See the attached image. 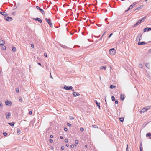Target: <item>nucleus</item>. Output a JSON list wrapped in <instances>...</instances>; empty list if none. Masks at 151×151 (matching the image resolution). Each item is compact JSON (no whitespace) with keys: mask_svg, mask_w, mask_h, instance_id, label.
Wrapping results in <instances>:
<instances>
[{"mask_svg":"<svg viewBox=\"0 0 151 151\" xmlns=\"http://www.w3.org/2000/svg\"><path fill=\"white\" fill-rule=\"evenodd\" d=\"M29 114L30 115H32V112L31 111H29Z\"/></svg>","mask_w":151,"mask_h":151,"instance_id":"obj_47","label":"nucleus"},{"mask_svg":"<svg viewBox=\"0 0 151 151\" xmlns=\"http://www.w3.org/2000/svg\"><path fill=\"white\" fill-rule=\"evenodd\" d=\"M64 130L65 131H67L68 130V129L67 128L65 127L64 128Z\"/></svg>","mask_w":151,"mask_h":151,"instance_id":"obj_46","label":"nucleus"},{"mask_svg":"<svg viewBox=\"0 0 151 151\" xmlns=\"http://www.w3.org/2000/svg\"><path fill=\"white\" fill-rule=\"evenodd\" d=\"M124 118L123 117H121L119 118V120L120 121L123 122L124 121Z\"/></svg>","mask_w":151,"mask_h":151,"instance_id":"obj_26","label":"nucleus"},{"mask_svg":"<svg viewBox=\"0 0 151 151\" xmlns=\"http://www.w3.org/2000/svg\"><path fill=\"white\" fill-rule=\"evenodd\" d=\"M5 104L6 105H7L8 106H11L12 104L11 103V102H9V101H7L5 102Z\"/></svg>","mask_w":151,"mask_h":151,"instance_id":"obj_16","label":"nucleus"},{"mask_svg":"<svg viewBox=\"0 0 151 151\" xmlns=\"http://www.w3.org/2000/svg\"><path fill=\"white\" fill-rule=\"evenodd\" d=\"M49 141L50 143H52L53 142V140L52 139H50L49 140Z\"/></svg>","mask_w":151,"mask_h":151,"instance_id":"obj_49","label":"nucleus"},{"mask_svg":"<svg viewBox=\"0 0 151 151\" xmlns=\"http://www.w3.org/2000/svg\"><path fill=\"white\" fill-rule=\"evenodd\" d=\"M50 78H52V79H53V77H52V76H51V73H50Z\"/></svg>","mask_w":151,"mask_h":151,"instance_id":"obj_48","label":"nucleus"},{"mask_svg":"<svg viewBox=\"0 0 151 151\" xmlns=\"http://www.w3.org/2000/svg\"><path fill=\"white\" fill-rule=\"evenodd\" d=\"M146 66L148 69L150 68V66L149 63H147L145 64Z\"/></svg>","mask_w":151,"mask_h":151,"instance_id":"obj_24","label":"nucleus"},{"mask_svg":"<svg viewBox=\"0 0 151 151\" xmlns=\"http://www.w3.org/2000/svg\"><path fill=\"white\" fill-rule=\"evenodd\" d=\"M138 67L140 68H142V65L141 64H139L138 65Z\"/></svg>","mask_w":151,"mask_h":151,"instance_id":"obj_28","label":"nucleus"},{"mask_svg":"<svg viewBox=\"0 0 151 151\" xmlns=\"http://www.w3.org/2000/svg\"><path fill=\"white\" fill-rule=\"evenodd\" d=\"M60 138L62 139H63V137L62 136H60Z\"/></svg>","mask_w":151,"mask_h":151,"instance_id":"obj_56","label":"nucleus"},{"mask_svg":"<svg viewBox=\"0 0 151 151\" xmlns=\"http://www.w3.org/2000/svg\"><path fill=\"white\" fill-rule=\"evenodd\" d=\"M113 33H111L108 36V38H110V37L112 35Z\"/></svg>","mask_w":151,"mask_h":151,"instance_id":"obj_36","label":"nucleus"},{"mask_svg":"<svg viewBox=\"0 0 151 151\" xmlns=\"http://www.w3.org/2000/svg\"><path fill=\"white\" fill-rule=\"evenodd\" d=\"M142 35L141 34H138L136 38V41L138 42L140 41L141 40V38L142 37Z\"/></svg>","mask_w":151,"mask_h":151,"instance_id":"obj_4","label":"nucleus"},{"mask_svg":"<svg viewBox=\"0 0 151 151\" xmlns=\"http://www.w3.org/2000/svg\"><path fill=\"white\" fill-rule=\"evenodd\" d=\"M136 4H137V3L135 2H134V3H133L132 4V5L133 6H135Z\"/></svg>","mask_w":151,"mask_h":151,"instance_id":"obj_38","label":"nucleus"},{"mask_svg":"<svg viewBox=\"0 0 151 151\" xmlns=\"http://www.w3.org/2000/svg\"><path fill=\"white\" fill-rule=\"evenodd\" d=\"M94 102L96 103V104L98 106L99 109H100V103H98V102H97V101L96 100L94 101Z\"/></svg>","mask_w":151,"mask_h":151,"instance_id":"obj_14","label":"nucleus"},{"mask_svg":"<svg viewBox=\"0 0 151 151\" xmlns=\"http://www.w3.org/2000/svg\"><path fill=\"white\" fill-rule=\"evenodd\" d=\"M12 19H6V21L8 22H10L11 21Z\"/></svg>","mask_w":151,"mask_h":151,"instance_id":"obj_50","label":"nucleus"},{"mask_svg":"<svg viewBox=\"0 0 151 151\" xmlns=\"http://www.w3.org/2000/svg\"><path fill=\"white\" fill-rule=\"evenodd\" d=\"M72 94L73 96L75 97H76L78 96H79L80 94L79 93H76L75 92H73L72 93Z\"/></svg>","mask_w":151,"mask_h":151,"instance_id":"obj_15","label":"nucleus"},{"mask_svg":"<svg viewBox=\"0 0 151 151\" xmlns=\"http://www.w3.org/2000/svg\"><path fill=\"white\" fill-rule=\"evenodd\" d=\"M38 65H40V66L41 65V63H38Z\"/></svg>","mask_w":151,"mask_h":151,"instance_id":"obj_59","label":"nucleus"},{"mask_svg":"<svg viewBox=\"0 0 151 151\" xmlns=\"http://www.w3.org/2000/svg\"><path fill=\"white\" fill-rule=\"evenodd\" d=\"M150 30H151V27L149 28V27H146L144 29V32H146L147 31H149Z\"/></svg>","mask_w":151,"mask_h":151,"instance_id":"obj_11","label":"nucleus"},{"mask_svg":"<svg viewBox=\"0 0 151 151\" xmlns=\"http://www.w3.org/2000/svg\"><path fill=\"white\" fill-rule=\"evenodd\" d=\"M63 88L66 90H71L72 91H74V89L73 87H72V86H70V87H68L66 85H65L64 86Z\"/></svg>","mask_w":151,"mask_h":151,"instance_id":"obj_2","label":"nucleus"},{"mask_svg":"<svg viewBox=\"0 0 151 151\" xmlns=\"http://www.w3.org/2000/svg\"><path fill=\"white\" fill-rule=\"evenodd\" d=\"M96 25L99 27L101 26L102 25L101 24L99 25V24H96Z\"/></svg>","mask_w":151,"mask_h":151,"instance_id":"obj_57","label":"nucleus"},{"mask_svg":"<svg viewBox=\"0 0 151 151\" xmlns=\"http://www.w3.org/2000/svg\"><path fill=\"white\" fill-rule=\"evenodd\" d=\"M128 145H127V148H126V150H127V151H128Z\"/></svg>","mask_w":151,"mask_h":151,"instance_id":"obj_58","label":"nucleus"},{"mask_svg":"<svg viewBox=\"0 0 151 151\" xmlns=\"http://www.w3.org/2000/svg\"><path fill=\"white\" fill-rule=\"evenodd\" d=\"M17 130L18 131V133L19 132V131H20V130L19 129H17Z\"/></svg>","mask_w":151,"mask_h":151,"instance_id":"obj_60","label":"nucleus"},{"mask_svg":"<svg viewBox=\"0 0 151 151\" xmlns=\"http://www.w3.org/2000/svg\"><path fill=\"white\" fill-rule=\"evenodd\" d=\"M109 52L111 55H113L116 53V51L114 48H112L110 49Z\"/></svg>","mask_w":151,"mask_h":151,"instance_id":"obj_3","label":"nucleus"},{"mask_svg":"<svg viewBox=\"0 0 151 151\" xmlns=\"http://www.w3.org/2000/svg\"><path fill=\"white\" fill-rule=\"evenodd\" d=\"M95 22L92 19H88L87 21H86V22L88 24L89 22H90L91 23H93Z\"/></svg>","mask_w":151,"mask_h":151,"instance_id":"obj_8","label":"nucleus"},{"mask_svg":"<svg viewBox=\"0 0 151 151\" xmlns=\"http://www.w3.org/2000/svg\"><path fill=\"white\" fill-rule=\"evenodd\" d=\"M145 44V43L143 42H139L138 43V45H142Z\"/></svg>","mask_w":151,"mask_h":151,"instance_id":"obj_20","label":"nucleus"},{"mask_svg":"<svg viewBox=\"0 0 151 151\" xmlns=\"http://www.w3.org/2000/svg\"><path fill=\"white\" fill-rule=\"evenodd\" d=\"M5 44L3 40L1 39H0V45H4Z\"/></svg>","mask_w":151,"mask_h":151,"instance_id":"obj_12","label":"nucleus"},{"mask_svg":"<svg viewBox=\"0 0 151 151\" xmlns=\"http://www.w3.org/2000/svg\"><path fill=\"white\" fill-rule=\"evenodd\" d=\"M112 100V101H115V97L114 96H112L111 97Z\"/></svg>","mask_w":151,"mask_h":151,"instance_id":"obj_31","label":"nucleus"},{"mask_svg":"<svg viewBox=\"0 0 151 151\" xmlns=\"http://www.w3.org/2000/svg\"><path fill=\"white\" fill-rule=\"evenodd\" d=\"M46 22L48 23V24L51 27H53V25L52 23L50 21V19H46Z\"/></svg>","mask_w":151,"mask_h":151,"instance_id":"obj_5","label":"nucleus"},{"mask_svg":"<svg viewBox=\"0 0 151 151\" xmlns=\"http://www.w3.org/2000/svg\"><path fill=\"white\" fill-rule=\"evenodd\" d=\"M142 142L140 143V151H141V150H142Z\"/></svg>","mask_w":151,"mask_h":151,"instance_id":"obj_25","label":"nucleus"},{"mask_svg":"<svg viewBox=\"0 0 151 151\" xmlns=\"http://www.w3.org/2000/svg\"><path fill=\"white\" fill-rule=\"evenodd\" d=\"M3 134L4 136H6L7 134L6 132H4L3 133Z\"/></svg>","mask_w":151,"mask_h":151,"instance_id":"obj_40","label":"nucleus"},{"mask_svg":"<svg viewBox=\"0 0 151 151\" xmlns=\"http://www.w3.org/2000/svg\"><path fill=\"white\" fill-rule=\"evenodd\" d=\"M35 20L36 21H38L40 23H42V19H35Z\"/></svg>","mask_w":151,"mask_h":151,"instance_id":"obj_30","label":"nucleus"},{"mask_svg":"<svg viewBox=\"0 0 151 151\" xmlns=\"http://www.w3.org/2000/svg\"><path fill=\"white\" fill-rule=\"evenodd\" d=\"M8 124L12 126H13L14 125V122L9 123Z\"/></svg>","mask_w":151,"mask_h":151,"instance_id":"obj_21","label":"nucleus"},{"mask_svg":"<svg viewBox=\"0 0 151 151\" xmlns=\"http://www.w3.org/2000/svg\"><path fill=\"white\" fill-rule=\"evenodd\" d=\"M92 127L94 128H98V127L97 125H93L92 126Z\"/></svg>","mask_w":151,"mask_h":151,"instance_id":"obj_29","label":"nucleus"},{"mask_svg":"<svg viewBox=\"0 0 151 151\" xmlns=\"http://www.w3.org/2000/svg\"><path fill=\"white\" fill-rule=\"evenodd\" d=\"M70 34H71V35H73V33H72V32H70Z\"/></svg>","mask_w":151,"mask_h":151,"instance_id":"obj_64","label":"nucleus"},{"mask_svg":"<svg viewBox=\"0 0 151 151\" xmlns=\"http://www.w3.org/2000/svg\"><path fill=\"white\" fill-rule=\"evenodd\" d=\"M67 124L68 126H70L71 125V124L69 123H67Z\"/></svg>","mask_w":151,"mask_h":151,"instance_id":"obj_42","label":"nucleus"},{"mask_svg":"<svg viewBox=\"0 0 151 151\" xmlns=\"http://www.w3.org/2000/svg\"><path fill=\"white\" fill-rule=\"evenodd\" d=\"M0 14H1L2 15L5 17H7L8 14L7 13L5 12H2L0 11Z\"/></svg>","mask_w":151,"mask_h":151,"instance_id":"obj_7","label":"nucleus"},{"mask_svg":"<svg viewBox=\"0 0 151 151\" xmlns=\"http://www.w3.org/2000/svg\"><path fill=\"white\" fill-rule=\"evenodd\" d=\"M146 136L147 137H148L149 139H151V133H149L147 134L146 135Z\"/></svg>","mask_w":151,"mask_h":151,"instance_id":"obj_10","label":"nucleus"},{"mask_svg":"<svg viewBox=\"0 0 151 151\" xmlns=\"http://www.w3.org/2000/svg\"><path fill=\"white\" fill-rule=\"evenodd\" d=\"M110 88L111 89H113L114 88V86L112 85H111L110 86Z\"/></svg>","mask_w":151,"mask_h":151,"instance_id":"obj_39","label":"nucleus"},{"mask_svg":"<svg viewBox=\"0 0 151 151\" xmlns=\"http://www.w3.org/2000/svg\"><path fill=\"white\" fill-rule=\"evenodd\" d=\"M115 103L116 104H117L118 103V101L117 100L115 101Z\"/></svg>","mask_w":151,"mask_h":151,"instance_id":"obj_54","label":"nucleus"},{"mask_svg":"<svg viewBox=\"0 0 151 151\" xmlns=\"http://www.w3.org/2000/svg\"><path fill=\"white\" fill-rule=\"evenodd\" d=\"M7 18H8V19H12V18L10 17H7Z\"/></svg>","mask_w":151,"mask_h":151,"instance_id":"obj_53","label":"nucleus"},{"mask_svg":"<svg viewBox=\"0 0 151 151\" xmlns=\"http://www.w3.org/2000/svg\"><path fill=\"white\" fill-rule=\"evenodd\" d=\"M148 122H145V123H144L143 124V126H144V127H145V126L147 124H148Z\"/></svg>","mask_w":151,"mask_h":151,"instance_id":"obj_32","label":"nucleus"},{"mask_svg":"<svg viewBox=\"0 0 151 151\" xmlns=\"http://www.w3.org/2000/svg\"><path fill=\"white\" fill-rule=\"evenodd\" d=\"M3 106V105L1 102H0V106H1V108Z\"/></svg>","mask_w":151,"mask_h":151,"instance_id":"obj_43","label":"nucleus"},{"mask_svg":"<svg viewBox=\"0 0 151 151\" xmlns=\"http://www.w3.org/2000/svg\"><path fill=\"white\" fill-rule=\"evenodd\" d=\"M124 94H121L120 95V98L122 100H123L124 99Z\"/></svg>","mask_w":151,"mask_h":151,"instance_id":"obj_17","label":"nucleus"},{"mask_svg":"<svg viewBox=\"0 0 151 151\" xmlns=\"http://www.w3.org/2000/svg\"><path fill=\"white\" fill-rule=\"evenodd\" d=\"M84 128H83L81 127V128H80V130L81 132H83L84 131Z\"/></svg>","mask_w":151,"mask_h":151,"instance_id":"obj_33","label":"nucleus"},{"mask_svg":"<svg viewBox=\"0 0 151 151\" xmlns=\"http://www.w3.org/2000/svg\"><path fill=\"white\" fill-rule=\"evenodd\" d=\"M133 6L132 5H131L130 6H129V8H128V9L127 10H125V12H127L128 10L132 9V8H133Z\"/></svg>","mask_w":151,"mask_h":151,"instance_id":"obj_19","label":"nucleus"},{"mask_svg":"<svg viewBox=\"0 0 151 151\" xmlns=\"http://www.w3.org/2000/svg\"><path fill=\"white\" fill-rule=\"evenodd\" d=\"M65 142L66 143L68 142V139H65Z\"/></svg>","mask_w":151,"mask_h":151,"instance_id":"obj_37","label":"nucleus"},{"mask_svg":"<svg viewBox=\"0 0 151 151\" xmlns=\"http://www.w3.org/2000/svg\"><path fill=\"white\" fill-rule=\"evenodd\" d=\"M85 147L86 148H87V145H85Z\"/></svg>","mask_w":151,"mask_h":151,"instance_id":"obj_63","label":"nucleus"},{"mask_svg":"<svg viewBox=\"0 0 151 151\" xmlns=\"http://www.w3.org/2000/svg\"><path fill=\"white\" fill-rule=\"evenodd\" d=\"M64 148H65V147H64V146H62L61 147V149L62 150H64Z\"/></svg>","mask_w":151,"mask_h":151,"instance_id":"obj_41","label":"nucleus"},{"mask_svg":"<svg viewBox=\"0 0 151 151\" xmlns=\"http://www.w3.org/2000/svg\"><path fill=\"white\" fill-rule=\"evenodd\" d=\"M53 137V135H50V138H52Z\"/></svg>","mask_w":151,"mask_h":151,"instance_id":"obj_51","label":"nucleus"},{"mask_svg":"<svg viewBox=\"0 0 151 151\" xmlns=\"http://www.w3.org/2000/svg\"><path fill=\"white\" fill-rule=\"evenodd\" d=\"M5 115L6 116V119H8L11 116V114L9 112H6L5 113Z\"/></svg>","mask_w":151,"mask_h":151,"instance_id":"obj_6","label":"nucleus"},{"mask_svg":"<svg viewBox=\"0 0 151 151\" xmlns=\"http://www.w3.org/2000/svg\"><path fill=\"white\" fill-rule=\"evenodd\" d=\"M143 20V19H141L140 20H139L136 23L134 24V26L136 27L139 24H140L141 22Z\"/></svg>","mask_w":151,"mask_h":151,"instance_id":"obj_9","label":"nucleus"},{"mask_svg":"<svg viewBox=\"0 0 151 151\" xmlns=\"http://www.w3.org/2000/svg\"><path fill=\"white\" fill-rule=\"evenodd\" d=\"M150 106H147L143 108L140 111V113L142 114V113H144L146 112L147 111L150 109Z\"/></svg>","mask_w":151,"mask_h":151,"instance_id":"obj_1","label":"nucleus"},{"mask_svg":"<svg viewBox=\"0 0 151 151\" xmlns=\"http://www.w3.org/2000/svg\"><path fill=\"white\" fill-rule=\"evenodd\" d=\"M31 47L32 48H33L34 47V45L33 44H31Z\"/></svg>","mask_w":151,"mask_h":151,"instance_id":"obj_44","label":"nucleus"},{"mask_svg":"<svg viewBox=\"0 0 151 151\" xmlns=\"http://www.w3.org/2000/svg\"><path fill=\"white\" fill-rule=\"evenodd\" d=\"M16 92L17 93H18L19 92V89L18 88H16Z\"/></svg>","mask_w":151,"mask_h":151,"instance_id":"obj_34","label":"nucleus"},{"mask_svg":"<svg viewBox=\"0 0 151 151\" xmlns=\"http://www.w3.org/2000/svg\"><path fill=\"white\" fill-rule=\"evenodd\" d=\"M65 48L66 47V46L65 45H62L61 46Z\"/></svg>","mask_w":151,"mask_h":151,"instance_id":"obj_55","label":"nucleus"},{"mask_svg":"<svg viewBox=\"0 0 151 151\" xmlns=\"http://www.w3.org/2000/svg\"><path fill=\"white\" fill-rule=\"evenodd\" d=\"M106 66H101L100 67V69H104L106 70Z\"/></svg>","mask_w":151,"mask_h":151,"instance_id":"obj_22","label":"nucleus"},{"mask_svg":"<svg viewBox=\"0 0 151 151\" xmlns=\"http://www.w3.org/2000/svg\"><path fill=\"white\" fill-rule=\"evenodd\" d=\"M146 18V16L144 17L142 19H145Z\"/></svg>","mask_w":151,"mask_h":151,"instance_id":"obj_62","label":"nucleus"},{"mask_svg":"<svg viewBox=\"0 0 151 151\" xmlns=\"http://www.w3.org/2000/svg\"><path fill=\"white\" fill-rule=\"evenodd\" d=\"M75 146H76V144H77L78 143V141L77 140H76L75 141Z\"/></svg>","mask_w":151,"mask_h":151,"instance_id":"obj_27","label":"nucleus"},{"mask_svg":"<svg viewBox=\"0 0 151 151\" xmlns=\"http://www.w3.org/2000/svg\"><path fill=\"white\" fill-rule=\"evenodd\" d=\"M0 46H1V49L2 50H4L6 49V47L5 46H4V45H1Z\"/></svg>","mask_w":151,"mask_h":151,"instance_id":"obj_18","label":"nucleus"},{"mask_svg":"<svg viewBox=\"0 0 151 151\" xmlns=\"http://www.w3.org/2000/svg\"><path fill=\"white\" fill-rule=\"evenodd\" d=\"M70 147L71 148H73L74 147V145L73 144H72L71 146H70Z\"/></svg>","mask_w":151,"mask_h":151,"instance_id":"obj_52","label":"nucleus"},{"mask_svg":"<svg viewBox=\"0 0 151 151\" xmlns=\"http://www.w3.org/2000/svg\"><path fill=\"white\" fill-rule=\"evenodd\" d=\"M36 8L38 9H39V10H40L41 12L42 13V14H44V11L43 10V9H40L39 6H36Z\"/></svg>","mask_w":151,"mask_h":151,"instance_id":"obj_13","label":"nucleus"},{"mask_svg":"<svg viewBox=\"0 0 151 151\" xmlns=\"http://www.w3.org/2000/svg\"><path fill=\"white\" fill-rule=\"evenodd\" d=\"M70 118L71 120H74V118L73 116H70Z\"/></svg>","mask_w":151,"mask_h":151,"instance_id":"obj_35","label":"nucleus"},{"mask_svg":"<svg viewBox=\"0 0 151 151\" xmlns=\"http://www.w3.org/2000/svg\"><path fill=\"white\" fill-rule=\"evenodd\" d=\"M66 146H67V147H68L69 146V145L67 144L66 145Z\"/></svg>","mask_w":151,"mask_h":151,"instance_id":"obj_61","label":"nucleus"},{"mask_svg":"<svg viewBox=\"0 0 151 151\" xmlns=\"http://www.w3.org/2000/svg\"><path fill=\"white\" fill-rule=\"evenodd\" d=\"M12 50L13 51L15 52L16 50V48L14 47H12Z\"/></svg>","mask_w":151,"mask_h":151,"instance_id":"obj_23","label":"nucleus"},{"mask_svg":"<svg viewBox=\"0 0 151 151\" xmlns=\"http://www.w3.org/2000/svg\"><path fill=\"white\" fill-rule=\"evenodd\" d=\"M44 55L46 57H47V54L46 53H44Z\"/></svg>","mask_w":151,"mask_h":151,"instance_id":"obj_45","label":"nucleus"}]
</instances>
